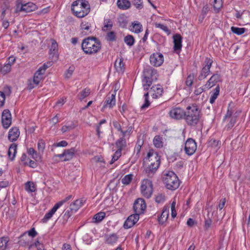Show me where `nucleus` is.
Wrapping results in <instances>:
<instances>
[{
    "mask_svg": "<svg viewBox=\"0 0 250 250\" xmlns=\"http://www.w3.org/2000/svg\"><path fill=\"white\" fill-rule=\"evenodd\" d=\"M201 117V111L196 104H193L187 107L184 119L188 125L196 126L200 123Z\"/></svg>",
    "mask_w": 250,
    "mask_h": 250,
    "instance_id": "1",
    "label": "nucleus"
},
{
    "mask_svg": "<svg viewBox=\"0 0 250 250\" xmlns=\"http://www.w3.org/2000/svg\"><path fill=\"white\" fill-rule=\"evenodd\" d=\"M82 49L86 54L93 55L101 49V42L94 37H88L83 40Z\"/></svg>",
    "mask_w": 250,
    "mask_h": 250,
    "instance_id": "2",
    "label": "nucleus"
},
{
    "mask_svg": "<svg viewBox=\"0 0 250 250\" xmlns=\"http://www.w3.org/2000/svg\"><path fill=\"white\" fill-rule=\"evenodd\" d=\"M71 10L76 17L82 18L89 14L90 8L87 1L85 0H77L72 3Z\"/></svg>",
    "mask_w": 250,
    "mask_h": 250,
    "instance_id": "3",
    "label": "nucleus"
},
{
    "mask_svg": "<svg viewBox=\"0 0 250 250\" xmlns=\"http://www.w3.org/2000/svg\"><path fill=\"white\" fill-rule=\"evenodd\" d=\"M143 79L142 80L144 90H147L153 81L157 79L158 74L157 70L149 65H146L143 70Z\"/></svg>",
    "mask_w": 250,
    "mask_h": 250,
    "instance_id": "4",
    "label": "nucleus"
},
{
    "mask_svg": "<svg viewBox=\"0 0 250 250\" xmlns=\"http://www.w3.org/2000/svg\"><path fill=\"white\" fill-rule=\"evenodd\" d=\"M163 182L166 188L171 190L177 189L180 184L178 176L172 171H168L163 174Z\"/></svg>",
    "mask_w": 250,
    "mask_h": 250,
    "instance_id": "5",
    "label": "nucleus"
},
{
    "mask_svg": "<svg viewBox=\"0 0 250 250\" xmlns=\"http://www.w3.org/2000/svg\"><path fill=\"white\" fill-rule=\"evenodd\" d=\"M141 191L143 195L146 198H149L153 193V185L152 182L148 179H144L142 181Z\"/></svg>",
    "mask_w": 250,
    "mask_h": 250,
    "instance_id": "6",
    "label": "nucleus"
},
{
    "mask_svg": "<svg viewBox=\"0 0 250 250\" xmlns=\"http://www.w3.org/2000/svg\"><path fill=\"white\" fill-rule=\"evenodd\" d=\"M125 124L123 123L121 125L118 121L113 122L114 127L119 132H120L123 137H125L126 135H130L132 132L133 127L132 125H128L125 126Z\"/></svg>",
    "mask_w": 250,
    "mask_h": 250,
    "instance_id": "7",
    "label": "nucleus"
},
{
    "mask_svg": "<svg viewBox=\"0 0 250 250\" xmlns=\"http://www.w3.org/2000/svg\"><path fill=\"white\" fill-rule=\"evenodd\" d=\"M212 63L213 60L211 59L208 57L206 58L204 66L198 77L199 80L202 81L208 75L210 72V69L212 66Z\"/></svg>",
    "mask_w": 250,
    "mask_h": 250,
    "instance_id": "8",
    "label": "nucleus"
},
{
    "mask_svg": "<svg viewBox=\"0 0 250 250\" xmlns=\"http://www.w3.org/2000/svg\"><path fill=\"white\" fill-rule=\"evenodd\" d=\"M146 204L145 200L142 198L136 199L133 204V209L135 214H137L139 216L140 214L144 213L146 209Z\"/></svg>",
    "mask_w": 250,
    "mask_h": 250,
    "instance_id": "9",
    "label": "nucleus"
},
{
    "mask_svg": "<svg viewBox=\"0 0 250 250\" xmlns=\"http://www.w3.org/2000/svg\"><path fill=\"white\" fill-rule=\"evenodd\" d=\"M185 153L188 156L193 155L197 149L196 143L194 140L188 138L185 145Z\"/></svg>",
    "mask_w": 250,
    "mask_h": 250,
    "instance_id": "10",
    "label": "nucleus"
},
{
    "mask_svg": "<svg viewBox=\"0 0 250 250\" xmlns=\"http://www.w3.org/2000/svg\"><path fill=\"white\" fill-rule=\"evenodd\" d=\"M150 63L155 67L161 66L164 62V56L160 53H154L150 55Z\"/></svg>",
    "mask_w": 250,
    "mask_h": 250,
    "instance_id": "11",
    "label": "nucleus"
},
{
    "mask_svg": "<svg viewBox=\"0 0 250 250\" xmlns=\"http://www.w3.org/2000/svg\"><path fill=\"white\" fill-rule=\"evenodd\" d=\"M1 123L3 127L7 129L11 125L12 123V116L9 110L6 109H4L1 115Z\"/></svg>",
    "mask_w": 250,
    "mask_h": 250,
    "instance_id": "12",
    "label": "nucleus"
},
{
    "mask_svg": "<svg viewBox=\"0 0 250 250\" xmlns=\"http://www.w3.org/2000/svg\"><path fill=\"white\" fill-rule=\"evenodd\" d=\"M185 113V111L180 107L172 108L169 112L170 117L176 120L184 118Z\"/></svg>",
    "mask_w": 250,
    "mask_h": 250,
    "instance_id": "13",
    "label": "nucleus"
},
{
    "mask_svg": "<svg viewBox=\"0 0 250 250\" xmlns=\"http://www.w3.org/2000/svg\"><path fill=\"white\" fill-rule=\"evenodd\" d=\"M139 216L137 214H134L130 215L125 221L124 224V227L128 229L133 227L139 220Z\"/></svg>",
    "mask_w": 250,
    "mask_h": 250,
    "instance_id": "14",
    "label": "nucleus"
},
{
    "mask_svg": "<svg viewBox=\"0 0 250 250\" xmlns=\"http://www.w3.org/2000/svg\"><path fill=\"white\" fill-rule=\"evenodd\" d=\"M116 91H115L111 94H108L107 96L106 99L104 103V104L103 107H102V110H103L104 109L109 107L112 108L116 104V100H115V96H116Z\"/></svg>",
    "mask_w": 250,
    "mask_h": 250,
    "instance_id": "15",
    "label": "nucleus"
},
{
    "mask_svg": "<svg viewBox=\"0 0 250 250\" xmlns=\"http://www.w3.org/2000/svg\"><path fill=\"white\" fill-rule=\"evenodd\" d=\"M221 81V78L219 74H215L213 75L210 79L208 81L206 84L205 85V88L209 89L216 84Z\"/></svg>",
    "mask_w": 250,
    "mask_h": 250,
    "instance_id": "16",
    "label": "nucleus"
},
{
    "mask_svg": "<svg viewBox=\"0 0 250 250\" xmlns=\"http://www.w3.org/2000/svg\"><path fill=\"white\" fill-rule=\"evenodd\" d=\"M146 159L150 162V164H155L157 163L156 161H157V162H159V167L160 166L161 163L160 156L159 155L158 152L154 151L153 149L149 150L147 154Z\"/></svg>",
    "mask_w": 250,
    "mask_h": 250,
    "instance_id": "17",
    "label": "nucleus"
},
{
    "mask_svg": "<svg viewBox=\"0 0 250 250\" xmlns=\"http://www.w3.org/2000/svg\"><path fill=\"white\" fill-rule=\"evenodd\" d=\"M157 162V161H156ZM159 168V162L155 164L150 163L145 169V172L146 175L149 177H152L155 173Z\"/></svg>",
    "mask_w": 250,
    "mask_h": 250,
    "instance_id": "18",
    "label": "nucleus"
},
{
    "mask_svg": "<svg viewBox=\"0 0 250 250\" xmlns=\"http://www.w3.org/2000/svg\"><path fill=\"white\" fill-rule=\"evenodd\" d=\"M163 92V89L160 85H153L150 89L149 93L151 94L153 98L157 99L161 96Z\"/></svg>",
    "mask_w": 250,
    "mask_h": 250,
    "instance_id": "19",
    "label": "nucleus"
},
{
    "mask_svg": "<svg viewBox=\"0 0 250 250\" xmlns=\"http://www.w3.org/2000/svg\"><path fill=\"white\" fill-rule=\"evenodd\" d=\"M169 215V207L165 206L161 215L158 217V221L161 225H163L167 220Z\"/></svg>",
    "mask_w": 250,
    "mask_h": 250,
    "instance_id": "20",
    "label": "nucleus"
},
{
    "mask_svg": "<svg viewBox=\"0 0 250 250\" xmlns=\"http://www.w3.org/2000/svg\"><path fill=\"white\" fill-rule=\"evenodd\" d=\"M174 47L173 49L175 51H180L182 48V36L178 34L173 36Z\"/></svg>",
    "mask_w": 250,
    "mask_h": 250,
    "instance_id": "21",
    "label": "nucleus"
},
{
    "mask_svg": "<svg viewBox=\"0 0 250 250\" xmlns=\"http://www.w3.org/2000/svg\"><path fill=\"white\" fill-rule=\"evenodd\" d=\"M20 135V131L19 128L16 127L11 128L8 133V139L11 141H15L17 140Z\"/></svg>",
    "mask_w": 250,
    "mask_h": 250,
    "instance_id": "22",
    "label": "nucleus"
},
{
    "mask_svg": "<svg viewBox=\"0 0 250 250\" xmlns=\"http://www.w3.org/2000/svg\"><path fill=\"white\" fill-rule=\"evenodd\" d=\"M84 200L83 199H77L70 205L69 209L72 212H76L83 204Z\"/></svg>",
    "mask_w": 250,
    "mask_h": 250,
    "instance_id": "23",
    "label": "nucleus"
},
{
    "mask_svg": "<svg viewBox=\"0 0 250 250\" xmlns=\"http://www.w3.org/2000/svg\"><path fill=\"white\" fill-rule=\"evenodd\" d=\"M105 243L108 245H113L115 244L119 238L118 236L115 233H112L109 235H106L104 236Z\"/></svg>",
    "mask_w": 250,
    "mask_h": 250,
    "instance_id": "24",
    "label": "nucleus"
},
{
    "mask_svg": "<svg viewBox=\"0 0 250 250\" xmlns=\"http://www.w3.org/2000/svg\"><path fill=\"white\" fill-rule=\"evenodd\" d=\"M123 60V58H120L117 59L115 62V67L118 73H123L125 71V67Z\"/></svg>",
    "mask_w": 250,
    "mask_h": 250,
    "instance_id": "25",
    "label": "nucleus"
},
{
    "mask_svg": "<svg viewBox=\"0 0 250 250\" xmlns=\"http://www.w3.org/2000/svg\"><path fill=\"white\" fill-rule=\"evenodd\" d=\"M91 24L87 22H83L81 24L82 34L83 35H89L91 33Z\"/></svg>",
    "mask_w": 250,
    "mask_h": 250,
    "instance_id": "26",
    "label": "nucleus"
},
{
    "mask_svg": "<svg viewBox=\"0 0 250 250\" xmlns=\"http://www.w3.org/2000/svg\"><path fill=\"white\" fill-rule=\"evenodd\" d=\"M23 7H21V9L24 10V12L26 13L31 12L35 11L38 9L37 6L33 2H29L23 4Z\"/></svg>",
    "mask_w": 250,
    "mask_h": 250,
    "instance_id": "27",
    "label": "nucleus"
},
{
    "mask_svg": "<svg viewBox=\"0 0 250 250\" xmlns=\"http://www.w3.org/2000/svg\"><path fill=\"white\" fill-rule=\"evenodd\" d=\"M49 51L50 55L52 57H55L56 59L58 58V43L54 40L52 41L51 46Z\"/></svg>",
    "mask_w": 250,
    "mask_h": 250,
    "instance_id": "28",
    "label": "nucleus"
},
{
    "mask_svg": "<svg viewBox=\"0 0 250 250\" xmlns=\"http://www.w3.org/2000/svg\"><path fill=\"white\" fill-rule=\"evenodd\" d=\"M119 8L122 10H127L130 7V2L128 0H118L117 2Z\"/></svg>",
    "mask_w": 250,
    "mask_h": 250,
    "instance_id": "29",
    "label": "nucleus"
},
{
    "mask_svg": "<svg viewBox=\"0 0 250 250\" xmlns=\"http://www.w3.org/2000/svg\"><path fill=\"white\" fill-rule=\"evenodd\" d=\"M17 146L15 144H12L9 146L8 151V155L11 160H13L17 153Z\"/></svg>",
    "mask_w": 250,
    "mask_h": 250,
    "instance_id": "30",
    "label": "nucleus"
},
{
    "mask_svg": "<svg viewBox=\"0 0 250 250\" xmlns=\"http://www.w3.org/2000/svg\"><path fill=\"white\" fill-rule=\"evenodd\" d=\"M27 232H24L22 234L20 235L19 237V241L18 242L20 246L22 247H26L28 245H29V243L30 242V240L28 239L26 237H25L26 234Z\"/></svg>",
    "mask_w": 250,
    "mask_h": 250,
    "instance_id": "31",
    "label": "nucleus"
},
{
    "mask_svg": "<svg viewBox=\"0 0 250 250\" xmlns=\"http://www.w3.org/2000/svg\"><path fill=\"white\" fill-rule=\"evenodd\" d=\"M125 137H122L119 139L115 143V145L118 148L117 150L122 151L123 149L126 146V141L125 138Z\"/></svg>",
    "mask_w": 250,
    "mask_h": 250,
    "instance_id": "32",
    "label": "nucleus"
},
{
    "mask_svg": "<svg viewBox=\"0 0 250 250\" xmlns=\"http://www.w3.org/2000/svg\"><path fill=\"white\" fill-rule=\"evenodd\" d=\"M131 31L135 33H139L142 31V25L140 22L138 21H135L132 22V28Z\"/></svg>",
    "mask_w": 250,
    "mask_h": 250,
    "instance_id": "33",
    "label": "nucleus"
},
{
    "mask_svg": "<svg viewBox=\"0 0 250 250\" xmlns=\"http://www.w3.org/2000/svg\"><path fill=\"white\" fill-rule=\"evenodd\" d=\"M75 149L74 148H72L70 149L65 150L64 151V158L63 161H67L71 160L74 154Z\"/></svg>",
    "mask_w": 250,
    "mask_h": 250,
    "instance_id": "34",
    "label": "nucleus"
},
{
    "mask_svg": "<svg viewBox=\"0 0 250 250\" xmlns=\"http://www.w3.org/2000/svg\"><path fill=\"white\" fill-rule=\"evenodd\" d=\"M90 93V89L88 88H85L83 89L81 92L77 95L80 101H82L85 98L88 97Z\"/></svg>",
    "mask_w": 250,
    "mask_h": 250,
    "instance_id": "35",
    "label": "nucleus"
},
{
    "mask_svg": "<svg viewBox=\"0 0 250 250\" xmlns=\"http://www.w3.org/2000/svg\"><path fill=\"white\" fill-rule=\"evenodd\" d=\"M104 27L103 28V30H110L113 27V21L110 19H104Z\"/></svg>",
    "mask_w": 250,
    "mask_h": 250,
    "instance_id": "36",
    "label": "nucleus"
},
{
    "mask_svg": "<svg viewBox=\"0 0 250 250\" xmlns=\"http://www.w3.org/2000/svg\"><path fill=\"white\" fill-rule=\"evenodd\" d=\"M125 42L129 46H132L135 43V39L132 35H127L124 38Z\"/></svg>",
    "mask_w": 250,
    "mask_h": 250,
    "instance_id": "37",
    "label": "nucleus"
},
{
    "mask_svg": "<svg viewBox=\"0 0 250 250\" xmlns=\"http://www.w3.org/2000/svg\"><path fill=\"white\" fill-rule=\"evenodd\" d=\"M9 241V238L8 236H3L0 238V248H3L2 250L6 249Z\"/></svg>",
    "mask_w": 250,
    "mask_h": 250,
    "instance_id": "38",
    "label": "nucleus"
},
{
    "mask_svg": "<svg viewBox=\"0 0 250 250\" xmlns=\"http://www.w3.org/2000/svg\"><path fill=\"white\" fill-rule=\"evenodd\" d=\"M106 40L110 42H115L116 40V34L114 31H109L106 33Z\"/></svg>",
    "mask_w": 250,
    "mask_h": 250,
    "instance_id": "39",
    "label": "nucleus"
},
{
    "mask_svg": "<svg viewBox=\"0 0 250 250\" xmlns=\"http://www.w3.org/2000/svg\"><path fill=\"white\" fill-rule=\"evenodd\" d=\"M155 201L158 204L163 203L166 201V196L164 193H159L155 195Z\"/></svg>",
    "mask_w": 250,
    "mask_h": 250,
    "instance_id": "40",
    "label": "nucleus"
},
{
    "mask_svg": "<svg viewBox=\"0 0 250 250\" xmlns=\"http://www.w3.org/2000/svg\"><path fill=\"white\" fill-rule=\"evenodd\" d=\"M219 91H220V88L219 86L218 85L216 88L214 89V92L211 95L210 99H209V102L210 104H213L215 101V100L217 99L218 96L219 94Z\"/></svg>",
    "mask_w": 250,
    "mask_h": 250,
    "instance_id": "41",
    "label": "nucleus"
},
{
    "mask_svg": "<svg viewBox=\"0 0 250 250\" xmlns=\"http://www.w3.org/2000/svg\"><path fill=\"white\" fill-rule=\"evenodd\" d=\"M162 138L160 136H156L153 139V144L157 148L163 147Z\"/></svg>",
    "mask_w": 250,
    "mask_h": 250,
    "instance_id": "42",
    "label": "nucleus"
},
{
    "mask_svg": "<svg viewBox=\"0 0 250 250\" xmlns=\"http://www.w3.org/2000/svg\"><path fill=\"white\" fill-rule=\"evenodd\" d=\"M105 213L104 212H100L96 213L93 217V219L95 220L94 222L99 223L101 222L105 217Z\"/></svg>",
    "mask_w": 250,
    "mask_h": 250,
    "instance_id": "43",
    "label": "nucleus"
},
{
    "mask_svg": "<svg viewBox=\"0 0 250 250\" xmlns=\"http://www.w3.org/2000/svg\"><path fill=\"white\" fill-rule=\"evenodd\" d=\"M231 30L233 33L238 35H240L245 33L246 29L245 28H240L237 27L232 26Z\"/></svg>",
    "mask_w": 250,
    "mask_h": 250,
    "instance_id": "44",
    "label": "nucleus"
},
{
    "mask_svg": "<svg viewBox=\"0 0 250 250\" xmlns=\"http://www.w3.org/2000/svg\"><path fill=\"white\" fill-rule=\"evenodd\" d=\"M223 2L222 0H213V8L216 12H218L220 9L222 7Z\"/></svg>",
    "mask_w": 250,
    "mask_h": 250,
    "instance_id": "45",
    "label": "nucleus"
},
{
    "mask_svg": "<svg viewBox=\"0 0 250 250\" xmlns=\"http://www.w3.org/2000/svg\"><path fill=\"white\" fill-rule=\"evenodd\" d=\"M133 179V174H129L125 176L122 179V183L125 185H129L132 181Z\"/></svg>",
    "mask_w": 250,
    "mask_h": 250,
    "instance_id": "46",
    "label": "nucleus"
},
{
    "mask_svg": "<svg viewBox=\"0 0 250 250\" xmlns=\"http://www.w3.org/2000/svg\"><path fill=\"white\" fill-rule=\"evenodd\" d=\"M45 147V143L44 140L40 139L38 143V149L39 153L42 154L43 153Z\"/></svg>",
    "mask_w": 250,
    "mask_h": 250,
    "instance_id": "47",
    "label": "nucleus"
},
{
    "mask_svg": "<svg viewBox=\"0 0 250 250\" xmlns=\"http://www.w3.org/2000/svg\"><path fill=\"white\" fill-rule=\"evenodd\" d=\"M25 188L27 191L33 192L36 191V188L34 184L31 182H27L25 184Z\"/></svg>",
    "mask_w": 250,
    "mask_h": 250,
    "instance_id": "48",
    "label": "nucleus"
},
{
    "mask_svg": "<svg viewBox=\"0 0 250 250\" xmlns=\"http://www.w3.org/2000/svg\"><path fill=\"white\" fill-rule=\"evenodd\" d=\"M11 69V64L10 63L5 64L0 69V72L3 75L8 73Z\"/></svg>",
    "mask_w": 250,
    "mask_h": 250,
    "instance_id": "49",
    "label": "nucleus"
},
{
    "mask_svg": "<svg viewBox=\"0 0 250 250\" xmlns=\"http://www.w3.org/2000/svg\"><path fill=\"white\" fill-rule=\"evenodd\" d=\"M194 78V77L193 74H190L187 76L185 82L186 85L187 86L191 87L192 86Z\"/></svg>",
    "mask_w": 250,
    "mask_h": 250,
    "instance_id": "50",
    "label": "nucleus"
},
{
    "mask_svg": "<svg viewBox=\"0 0 250 250\" xmlns=\"http://www.w3.org/2000/svg\"><path fill=\"white\" fill-rule=\"evenodd\" d=\"M148 92H147L144 94L145 103L141 106V109H145L149 106L150 102L148 100Z\"/></svg>",
    "mask_w": 250,
    "mask_h": 250,
    "instance_id": "51",
    "label": "nucleus"
},
{
    "mask_svg": "<svg viewBox=\"0 0 250 250\" xmlns=\"http://www.w3.org/2000/svg\"><path fill=\"white\" fill-rule=\"evenodd\" d=\"M42 78L43 77L41 74L38 73V72H35L33 78L34 83L36 85H38L41 81L42 80Z\"/></svg>",
    "mask_w": 250,
    "mask_h": 250,
    "instance_id": "52",
    "label": "nucleus"
},
{
    "mask_svg": "<svg viewBox=\"0 0 250 250\" xmlns=\"http://www.w3.org/2000/svg\"><path fill=\"white\" fill-rule=\"evenodd\" d=\"M121 153L122 151H120V150H116L112 156V159L110 162V164H112L115 161H116L121 157L122 154Z\"/></svg>",
    "mask_w": 250,
    "mask_h": 250,
    "instance_id": "53",
    "label": "nucleus"
},
{
    "mask_svg": "<svg viewBox=\"0 0 250 250\" xmlns=\"http://www.w3.org/2000/svg\"><path fill=\"white\" fill-rule=\"evenodd\" d=\"M209 10V8L208 5L207 4L205 5L203 7V8L202 9V11H201V15L200 16V17H201V16L202 17V20L206 16V15L207 14V13H208ZM200 18H201V17H200Z\"/></svg>",
    "mask_w": 250,
    "mask_h": 250,
    "instance_id": "54",
    "label": "nucleus"
},
{
    "mask_svg": "<svg viewBox=\"0 0 250 250\" xmlns=\"http://www.w3.org/2000/svg\"><path fill=\"white\" fill-rule=\"evenodd\" d=\"M155 26L157 28H159L161 29L164 31H165L166 33H168V34L169 33V30L167 26H166L163 24L159 23H155Z\"/></svg>",
    "mask_w": 250,
    "mask_h": 250,
    "instance_id": "55",
    "label": "nucleus"
},
{
    "mask_svg": "<svg viewBox=\"0 0 250 250\" xmlns=\"http://www.w3.org/2000/svg\"><path fill=\"white\" fill-rule=\"evenodd\" d=\"M132 2L138 9H142L143 7L142 0H132Z\"/></svg>",
    "mask_w": 250,
    "mask_h": 250,
    "instance_id": "56",
    "label": "nucleus"
},
{
    "mask_svg": "<svg viewBox=\"0 0 250 250\" xmlns=\"http://www.w3.org/2000/svg\"><path fill=\"white\" fill-rule=\"evenodd\" d=\"M74 67L73 66H71L69 67L68 70L65 73V77L67 79H69L72 76L74 71Z\"/></svg>",
    "mask_w": 250,
    "mask_h": 250,
    "instance_id": "57",
    "label": "nucleus"
},
{
    "mask_svg": "<svg viewBox=\"0 0 250 250\" xmlns=\"http://www.w3.org/2000/svg\"><path fill=\"white\" fill-rule=\"evenodd\" d=\"M229 119V123L227 125V127L228 129H230L231 127H232L234 126V125H235L236 121V119L235 117H232L230 119Z\"/></svg>",
    "mask_w": 250,
    "mask_h": 250,
    "instance_id": "58",
    "label": "nucleus"
},
{
    "mask_svg": "<svg viewBox=\"0 0 250 250\" xmlns=\"http://www.w3.org/2000/svg\"><path fill=\"white\" fill-rule=\"evenodd\" d=\"M4 93V96H10L11 93V88L10 86L6 85L3 87V91H2Z\"/></svg>",
    "mask_w": 250,
    "mask_h": 250,
    "instance_id": "59",
    "label": "nucleus"
},
{
    "mask_svg": "<svg viewBox=\"0 0 250 250\" xmlns=\"http://www.w3.org/2000/svg\"><path fill=\"white\" fill-rule=\"evenodd\" d=\"M26 232L28 235L31 237L32 238H34L38 234V233L36 231L35 228H31L29 230Z\"/></svg>",
    "mask_w": 250,
    "mask_h": 250,
    "instance_id": "60",
    "label": "nucleus"
},
{
    "mask_svg": "<svg viewBox=\"0 0 250 250\" xmlns=\"http://www.w3.org/2000/svg\"><path fill=\"white\" fill-rule=\"evenodd\" d=\"M74 126L71 125H63L61 128V130L63 133L66 132L67 131H69L74 128Z\"/></svg>",
    "mask_w": 250,
    "mask_h": 250,
    "instance_id": "61",
    "label": "nucleus"
},
{
    "mask_svg": "<svg viewBox=\"0 0 250 250\" xmlns=\"http://www.w3.org/2000/svg\"><path fill=\"white\" fill-rule=\"evenodd\" d=\"M53 214L49 211L48 212L45 214L43 217L42 221L43 223H46L48 220H49L53 216Z\"/></svg>",
    "mask_w": 250,
    "mask_h": 250,
    "instance_id": "62",
    "label": "nucleus"
},
{
    "mask_svg": "<svg viewBox=\"0 0 250 250\" xmlns=\"http://www.w3.org/2000/svg\"><path fill=\"white\" fill-rule=\"evenodd\" d=\"M212 223V220L210 219H206L205 221L204 229L206 230L208 229Z\"/></svg>",
    "mask_w": 250,
    "mask_h": 250,
    "instance_id": "63",
    "label": "nucleus"
},
{
    "mask_svg": "<svg viewBox=\"0 0 250 250\" xmlns=\"http://www.w3.org/2000/svg\"><path fill=\"white\" fill-rule=\"evenodd\" d=\"M62 205H61V204L59 202H58L50 210V211L53 214H54L55 212L57 211V210L60 207H61Z\"/></svg>",
    "mask_w": 250,
    "mask_h": 250,
    "instance_id": "64",
    "label": "nucleus"
}]
</instances>
